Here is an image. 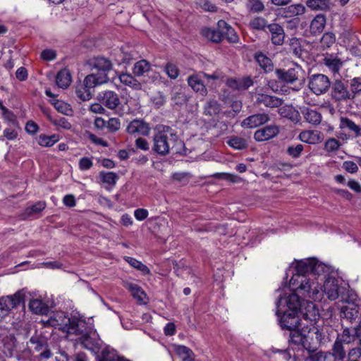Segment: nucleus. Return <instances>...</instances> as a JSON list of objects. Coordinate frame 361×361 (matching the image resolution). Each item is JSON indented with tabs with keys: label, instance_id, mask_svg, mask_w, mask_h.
I'll return each mask as SVG.
<instances>
[{
	"label": "nucleus",
	"instance_id": "1",
	"mask_svg": "<svg viewBox=\"0 0 361 361\" xmlns=\"http://www.w3.org/2000/svg\"><path fill=\"white\" fill-rule=\"evenodd\" d=\"M294 264L295 273L289 281V288L294 293L286 298L279 296V300L282 299L281 307L285 305L287 307L285 311L298 314L302 305L298 295L313 300H320L322 293L319 287V278H317L316 274L324 271L326 267L314 258L295 260L290 269Z\"/></svg>",
	"mask_w": 361,
	"mask_h": 361
},
{
	"label": "nucleus",
	"instance_id": "2",
	"mask_svg": "<svg viewBox=\"0 0 361 361\" xmlns=\"http://www.w3.org/2000/svg\"><path fill=\"white\" fill-rule=\"evenodd\" d=\"M49 322L51 326H57L67 333L68 336H78V342L83 348L95 354L99 351L102 341L93 325L78 315L68 317L64 312H57Z\"/></svg>",
	"mask_w": 361,
	"mask_h": 361
},
{
	"label": "nucleus",
	"instance_id": "3",
	"mask_svg": "<svg viewBox=\"0 0 361 361\" xmlns=\"http://www.w3.org/2000/svg\"><path fill=\"white\" fill-rule=\"evenodd\" d=\"M152 149L160 155H166L170 152L178 154L183 148V142L178 135L169 128L164 132H159L154 136Z\"/></svg>",
	"mask_w": 361,
	"mask_h": 361
},
{
	"label": "nucleus",
	"instance_id": "4",
	"mask_svg": "<svg viewBox=\"0 0 361 361\" xmlns=\"http://www.w3.org/2000/svg\"><path fill=\"white\" fill-rule=\"evenodd\" d=\"M108 81V75L105 73L90 74L85 78L82 83H79L76 86V95L82 101H88L92 98L93 89Z\"/></svg>",
	"mask_w": 361,
	"mask_h": 361
},
{
	"label": "nucleus",
	"instance_id": "5",
	"mask_svg": "<svg viewBox=\"0 0 361 361\" xmlns=\"http://www.w3.org/2000/svg\"><path fill=\"white\" fill-rule=\"evenodd\" d=\"M323 264L326 267L324 271H321L319 274H316V277L319 278L318 279L319 287L320 288L319 291L322 293L320 299L322 298L323 293H325L329 299L334 300L337 299L339 295L340 280L332 276L326 278L325 273L329 271V268L326 264Z\"/></svg>",
	"mask_w": 361,
	"mask_h": 361
},
{
	"label": "nucleus",
	"instance_id": "6",
	"mask_svg": "<svg viewBox=\"0 0 361 361\" xmlns=\"http://www.w3.org/2000/svg\"><path fill=\"white\" fill-rule=\"evenodd\" d=\"M21 307L25 309L24 294L18 291L13 295L0 298V322L8 316L13 309Z\"/></svg>",
	"mask_w": 361,
	"mask_h": 361
},
{
	"label": "nucleus",
	"instance_id": "7",
	"mask_svg": "<svg viewBox=\"0 0 361 361\" xmlns=\"http://www.w3.org/2000/svg\"><path fill=\"white\" fill-rule=\"evenodd\" d=\"M282 299L280 298L276 302V315L278 316L280 326L283 329L293 331L298 329L300 325V320L298 314L294 312H286L281 309Z\"/></svg>",
	"mask_w": 361,
	"mask_h": 361
},
{
	"label": "nucleus",
	"instance_id": "8",
	"mask_svg": "<svg viewBox=\"0 0 361 361\" xmlns=\"http://www.w3.org/2000/svg\"><path fill=\"white\" fill-rule=\"evenodd\" d=\"M330 85L329 78L324 74H313L309 78L308 87L316 95L326 93Z\"/></svg>",
	"mask_w": 361,
	"mask_h": 361
},
{
	"label": "nucleus",
	"instance_id": "9",
	"mask_svg": "<svg viewBox=\"0 0 361 361\" xmlns=\"http://www.w3.org/2000/svg\"><path fill=\"white\" fill-rule=\"evenodd\" d=\"M331 97L336 102L353 99V93H350L347 85L341 80H336L332 85Z\"/></svg>",
	"mask_w": 361,
	"mask_h": 361
},
{
	"label": "nucleus",
	"instance_id": "10",
	"mask_svg": "<svg viewBox=\"0 0 361 361\" xmlns=\"http://www.w3.org/2000/svg\"><path fill=\"white\" fill-rule=\"evenodd\" d=\"M301 69L299 66H295L287 70L276 69V75L277 78L283 82L287 83H293L298 79L299 73Z\"/></svg>",
	"mask_w": 361,
	"mask_h": 361
},
{
	"label": "nucleus",
	"instance_id": "11",
	"mask_svg": "<svg viewBox=\"0 0 361 361\" xmlns=\"http://www.w3.org/2000/svg\"><path fill=\"white\" fill-rule=\"evenodd\" d=\"M324 64L333 74H338L343 67L344 61L338 54H326L323 59Z\"/></svg>",
	"mask_w": 361,
	"mask_h": 361
},
{
	"label": "nucleus",
	"instance_id": "12",
	"mask_svg": "<svg viewBox=\"0 0 361 361\" xmlns=\"http://www.w3.org/2000/svg\"><path fill=\"white\" fill-rule=\"evenodd\" d=\"M269 121V116L267 114H256L245 118L242 121L241 126L243 128H253L265 124Z\"/></svg>",
	"mask_w": 361,
	"mask_h": 361
},
{
	"label": "nucleus",
	"instance_id": "13",
	"mask_svg": "<svg viewBox=\"0 0 361 361\" xmlns=\"http://www.w3.org/2000/svg\"><path fill=\"white\" fill-rule=\"evenodd\" d=\"M305 320L316 322L319 317V310L316 305L311 301L302 302L299 310Z\"/></svg>",
	"mask_w": 361,
	"mask_h": 361
},
{
	"label": "nucleus",
	"instance_id": "14",
	"mask_svg": "<svg viewBox=\"0 0 361 361\" xmlns=\"http://www.w3.org/2000/svg\"><path fill=\"white\" fill-rule=\"evenodd\" d=\"M279 132L277 126L271 125L257 130L254 134V138L257 142L267 141L276 136Z\"/></svg>",
	"mask_w": 361,
	"mask_h": 361
},
{
	"label": "nucleus",
	"instance_id": "15",
	"mask_svg": "<svg viewBox=\"0 0 361 361\" xmlns=\"http://www.w3.org/2000/svg\"><path fill=\"white\" fill-rule=\"evenodd\" d=\"M101 102L109 109H115L120 104L118 95L114 91H105L99 94Z\"/></svg>",
	"mask_w": 361,
	"mask_h": 361
},
{
	"label": "nucleus",
	"instance_id": "16",
	"mask_svg": "<svg viewBox=\"0 0 361 361\" xmlns=\"http://www.w3.org/2000/svg\"><path fill=\"white\" fill-rule=\"evenodd\" d=\"M339 128L342 130L348 131L349 133H352L355 137L361 135L360 126L347 117L341 116L340 118Z\"/></svg>",
	"mask_w": 361,
	"mask_h": 361
},
{
	"label": "nucleus",
	"instance_id": "17",
	"mask_svg": "<svg viewBox=\"0 0 361 361\" xmlns=\"http://www.w3.org/2000/svg\"><path fill=\"white\" fill-rule=\"evenodd\" d=\"M217 27L221 30V32H222V39L225 37L231 43H235L238 41V36L235 31L226 21L223 20H219Z\"/></svg>",
	"mask_w": 361,
	"mask_h": 361
},
{
	"label": "nucleus",
	"instance_id": "18",
	"mask_svg": "<svg viewBox=\"0 0 361 361\" xmlns=\"http://www.w3.org/2000/svg\"><path fill=\"white\" fill-rule=\"evenodd\" d=\"M150 128L141 120L135 119L132 121L127 127V132L130 134H140L142 135H149Z\"/></svg>",
	"mask_w": 361,
	"mask_h": 361
},
{
	"label": "nucleus",
	"instance_id": "19",
	"mask_svg": "<svg viewBox=\"0 0 361 361\" xmlns=\"http://www.w3.org/2000/svg\"><path fill=\"white\" fill-rule=\"evenodd\" d=\"M256 103L258 104H263L266 107L275 108L279 107L282 104L283 99L275 96H271L266 94H259L256 97Z\"/></svg>",
	"mask_w": 361,
	"mask_h": 361
},
{
	"label": "nucleus",
	"instance_id": "20",
	"mask_svg": "<svg viewBox=\"0 0 361 361\" xmlns=\"http://www.w3.org/2000/svg\"><path fill=\"white\" fill-rule=\"evenodd\" d=\"M188 83L189 86L197 93L202 97H205L207 94V90L203 83L200 75L197 74L190 75L188 78Z\"/></svg>",
	"mask_w": 361,
	"mask_h": 361
},
{
	"label": "nucleus",
	"instance_id": "21",
	"mask_svg": "<svg viewBox=\"0 0 361 361\" xmlns=\"http://www.w3.org/2000/svg\"><path fill=\"white\" fill-rule=\"evenodd\" d=\"M290 338L293 343L301 345L307 352L310 350L311 347L307 336L299 331L298 329L290 331Z\"/></svg>",
	"mask_w": 361,
	"mask_h": 361
},
{
	"label": "nucleus",
	"instance_id": "22",
	"mask_svg": "<svg viewBox=\"0 0 361 361\" xmlns=\"http://www.w3.org/2000/svg\"><path fill=\"white\" fill-rule=\"evenodd\" d=\"M326 23V17L322 14L317 15L310 22V32L312 35L322 33Z\"/></svg>",
	"mask_w": 361,
	"mask_h": 361
},
{
	"label": "nucleus",
	"instance_id": "23",
	"mask_svg": "<svg viewBox=\"0 0 361 361\" xmlns=\"http://www.w3.org/2000/svg\"><path fill=\"white\" fill-rule=\"evenodd\" d=\"M125 287L131 293L133 298L139 304L147 303V295L138 285L133 283H126Z\"/></svg>",
	"mask_w": 361,
	"mask_h": 361
},
{
	"label": "nucleus",
	"instance_id": "24",
	"mask_svg": "<svg viewBox=\"0 0 361 361\" xmlns=\"http://www.w3.org/2000/svg\"><path fill=\"white\" fill-rule=\"evenodd\" d=\"M301 113L305 121L312 125L317 126L322 120V114L315 109L304 107L301 109Z\"/></svg>",
	"mask_w": 361,
	"mask_h": 361
},
{
	"label": "nucleus",
	"instance_id": "25",
	"mask_svg": "<svg viewBox=\"0 0 361 361\" xmlns=\"http://www.w3.org/2000/svg\"><path fill=\"white\" fill-rule=\"evenodd\" d=\"M299 139L308 144H317L321 142L320 133L317 130H303L299 134Z\"/></svg>",
	"mask_w": 361,
	"mask_h": 361
},
{
	"label": "nucleus",
	"instance_id": "26",
	"mask_svg": "<svg viewBox=\"0 0 361 361\" xmlns=\"http://www.w3.org/2000/svg\"><path fill=\"white\" fill-rule=\"evenodd\" d=\"M271 34V41L274 44L280 45L283 42L285 34L283 29L278 24H271L268 26Z\"/></svg>",
	"mask_w": 361,
	"mask_h": 361
},
{
	"label": "nucleus",
	"instance_id": "27",
	"mask_svg": "<svg viewBox=\"0 0 361 361\" xmlns=\"http://www.w3.org/2000/svg\"><path fill=\"white\" fill-rule=\"evenodd\" d=\"M92 66L94 68L101 71L100 73H105L112 68V63L110 60L104 57H96L92 62Z\"/></svg>",
	"mask_w": 361,
	"mask_h": 361
},
{
	"label": "nucleus",
	"instance_id": "28",
	"mask_svg": "<svg viewBox=\"0 0 361 361\" xmlns=\"http://www.w3.org/2000/svg\"><path fill=\"white\" fill-rule=\"evenodd\" d=\"M60 137L59 135L53 134L51 135H47L45 134H40L35 137L37 143L41 147H50L59 142Z\"/></svg>",
	"mask_w": 361,
	"mask_h": 361
},
{
	"label": "nucleus",
	"instance_id": "29",
	"mask_svg": "<svg viewBox=\"0 0 361 361\" xmlns=\"http://www.w3.org/2000/svg\"><path fill=\"white\" fill-rule=\"evenodd\" d=\"M360 305L355 303L348 304V306L341 308V316L350 322L358 317Z\"/></svg>",
	"mask_w": 361,
	"mask_h": 361
},
{
	"label": "nucleus",
	"instance_id": "30",
	"mask_svg": "<svg viewBox=\"0 0 361 361\" xmlns=\"http://www.w3.org/2000/svg\"><path fill=\"white\" fill-rule=\"evenodd\" d=\"M306 5L312 11H329L331 8L330 0H307Z\"/></svg>",
	"mask_w": 361,
	"mask_h": 361
},
{
	"label": "nucleus",
	"instance_id": "31",
	"mask_svg": "<svg viewBox=\"0 0 361 361\" xmlns=\"http://www.w3.org/2000/svg\"><path fill=\"white\" fill-rule=\"evenodd\" d=\"M330 354L333 357L334 361L343 360L346 357V352L343 343H342L340 340L335 341Z\"/></svg>",
	"mask_w": 361,
	"mask_h": 361
},
{
	"label": "nucleus",
	"instance_id": "32",
	"mask_svg": "<svg viewBox=\"0 0 361 361\" xmlns=\"http://www.w3.org/2000/svg\"><path fill=\"white\" fill-rule=\"evenodd\" d=\"M307 353L308 355L305 361H334L333 357L328 352H314L313 350L310 349Z\"/></svg>",
	"mask_w": 361,
	"mask_h": 361
},
{
	"label": "nucleus",
	"instance_id": "33",
	"mask_svg": "<svg viewBox=\"0 0 361 361\" xmlns=\"http://www.w3.org/2000/svg\"><path fill=\"white\" fill-rule=\"evenodd\" d=\"M56 85L63 89L67 88L71 82V75L68 70H61L56 78Z\"/></svg>",
	"mask_w": 361,
	"mask_h": 361
},
{
	"label": "nucleus",
	"instance_id": "34",
	"mask_svg": "<svg viewBox=\"0 0 361 361\" xmlns=\"http://www.w3.org/2000/svg\"><path fill=\"white\" fill-rule=\"evenodd\" d=\"M201 34L208 40L215 43L220 42L222 40V32H221L219 28L216 30L214 28L204 27L202 30Z\"/></svg>",
	"mask_w": 361,
	"mask_h": 361
},
{
	"label": "nucleus",
	"instance_id": "35",
	"mask_svg": "<svg viewBox=\"0 0 361 361\" xmlns=\"http://www.w3.org/2000/svg\"><path fill=\"white\" fill-rule=\"evenodd\" d=\"M30 310L37 314H45L48 312V306L39 299H33L29 303Z\"/></svg>",
	"mask_w": 361,
	"mask_h": 361
},
{
	"label": "nucleus",
	"instance_id": "36",
	"mask_svg": "<svg viewBox=\"0 0 361 361\" xmlns=\"http://www.w3.org/2000/svg\"><path fill=\"white\" fill-rule=\"evenodd\" d=\"M121 82L125 85L129 86L134 90H140L141 83L139 82L132 75L128 73H122L119 75Z\"/></svg>",
	"mask_w": 361,
	"mask_h": 361
},
{
	"label": "nucleus",
	"instance_id": "37",
	"mask_svg": "<svg viewBox=\"0 0 361 361\" xmlns=\"http://www.w3.org/2000/svg\"><path fill=\"white\" fill-rule=\"evenodd\" d=\"M226 143L233 149L242 150L247 147V140L241 137L232 136L229 137Z\"/></svg>",
	"mask_w": 361,
	"mask_h": 361
},
{
	"label": "nucleus",
	"instance_id": "38",
	"mask_svg": "<svg viewBox=\"0 0 361 361\" xmlns=\"http://www.w3.org/2000/svg\"><path fill=\"white\" fill-rule=\"evenodd\" d=\"M360 327L357 326L354 328L353 330H350L348 328L344 329L342 334L337 337L336 340H340L342 343H350L354 341L355 338H357V335H355V329H360Z\"/></svg>",
	"mask_w": 361,
	"mask_h": 361
},
{
	"label": "nucleus",
	"instance_id": "39",
	"mask_svg": "<svg viewBox=\"0 0 361 361\" xmlns=\"http://www.w3.org/2000/svg\"><path fill=\"white\" fill-rule=\"evenodd\" d=\"M46 207V203L44 202H37L33 205L25 209L23 218H28L35 214L40 213Z\"/></svg>",
	"mask_w": 361,
	"mask_h": 361
},
{
	"label": "nucleus",
	"instance_id": "40",
	"mask_svg": "<svg viewBox=\"0 0 361 361\" xmlns=\"http://www.w3.org/2000/svg\"><path fill=\"white\" fill-rule=\"evenodd\" d=\"M175 351L183 361H192L193 359L192 351L185 345L176 346Z\"/></svg>",
	"mask_w": 361,
	"mask_h": 361
},
{
	"label": "nucleus",
	"instance_id": "41",
	"mask_svg": "<svg viewBox=\"0 0 361 361\" xmlns=\"http://www.w3.org/2000/svg\"><path fill=\"white\" fill-rule=\"evenodd\" d=\"M255 59L257 63L266 72L271 71L273 68L271 61L266 55L262 53H257L255 54Z\"/></svg>",
	"mask_w": 361,
	"mask_h": 361
},
{
	"label": "nucleus",
	"instance_id": "42",
	"mask_svg": "<svg viewBox=\"0 0 361 361\" xmlns=\"http://www.w3.org/2000/svg\"><path fill=\"white\" fill-rule=\"evenodd\" d=\"M150 69V64L146 60H140L136 62L134 65L133 72L137 76L143 75L145 73L148 72Z\"/></svg>",
	"mask_w": 361,
	"mask_h": 361
},
{
	"label": "nucleus",
	"instance_id": "43",
	"mask_svg": "<svg viewBox=\"0 0 361 361\" xmlns=\"http://www.w3.org/2000/svg\"><path fill=\"white\" fill-rule=\"evenodd\" d=\"M125 259L130 266L140 271L144 275L150 274L149 269L140 261L130 257H126Z\"/></svg>",
	"mask_w": 361,
	"mask_h": 361
},
{
	"label": "nucleus",
	"instance_id": "44",
	"mask_svg": "<svg viewBox=\"0 0 361 361\" xmlns=\"http://www.w3.org/2000/svg\"><path fill=\"white\" fill-rule=\"evenodd\" d=\"M220 111V106L217 101L215 99H210L207 102L204 107V114L207 115L212 116L216 115Z\"/></svg>",
	"mask_w": 361,
	"mask_h": 361
},
{
	"label": "nucleus",
	"instance_id": "45",
	"mask_svg": "<svg viewBox=\"0 0 361 361\" xmlns=\"http://www.w3.org/2000/svg\"><path fill=\"white\" fill-rule=\"evenodd\" d=\"M99 178L101 180L106 184L114 185L116 184V180L118 179V176L114 172H105L101 171L99 172Z\"/></svg>",
	"mask_w": 361,
	"mask_h": 361
},
{
	"label": "nucleus",
	"instance_id": "46",
	"mask_svg": "<svg viewBox=\"0 0 361 361\" xmlns=\"http://www.w3.org/2000/svg\"><path fill=\"white\" fill-rule=\"evenodd\" d=\"M350 93H353V99L361 94V78L355 77L350 80Z\"/></svg>",
	"mask_w": 361,
	"mask_h": 361
},
{
	"label": "nucleus",
	"instance_id": "47",
	"mask_svg": "<svg viewBox=\"0 0 361 361\" xmlns=\"http://www.w3.org/2000/svg\"><path fill=\"white\" fill-rule=\"evenodd\" d=\"M55 109L60 113L69 116L72 114L73 110L70 104L63 101L56 100L54 103Z\"/></svg>",
	"mask_w": 361,
	"mask_h": 361
},
{
	"label": "nucleus",
	"instance_id": "48",
	"mask_svg": "<svg viewBox=\"0 0 361 361\" xmlns=\"http://www.w3.org/2000/svg\"><path fill=\"white\" fill-rule=\"evenodd\" d=\"M49 120L56 126L62 128L66 130L71 128L72 126L71 123L66 118L61 117L59 118H54L50 116H48Z\"/></svg>",
	"mask_w": 361,
	"mask_h": 361
},
{
	"label": "nucleus",
	"instance_id": "49",
	"mask_svg": "<svg viewBox=\"0 0 361 361\" xmlns=\"http://www.w3.org/2000/svg\"><path fill=\"white\" fill-rule=\"evenodd\" d=\"M4 346L6 350L5 353L11 354L16 347V338L13 335H9L3 339Z\"/></svg>",
	"mask_w": 361,
	"mask_h": 361
},
{
	"label": "nucleus",
	"instance_id": "50",
	"mask_svg": "<svg viewBox=\"0 0 361 361\" xmlns=\"http://www.w3.org/2000/svg\"><path fill=\"white\" fill-rule=\"evenodd\" d=\"M336 42V36L333 32H325L322 39L321 43L322 46L326 47H331Z\"/></svg>",
	"mask_w": 361,
	"mask_h": 361
},
{
	"label": "nucleus",
	"instance_id": "51",
	"mask_svg": "<svg viewBox=\"0 0 361 361\" xmlns=\"http://www.w3.org/2000/svg\"><path fill=\"white\" fill-rule=\"evenodd\" d=\"M164 71L171 79H176L179 75L178 67L171 63H168L166 65Z\"/></svg>",
	"mask_w": 361,
	"mask_h": 361
},
{
	"label": "nucleus",
	"instance_id": "52",
	"mask_svg": "<svg viewBox=\"0 0 361 361\" xmlns=\"http://www.w3.org/2000/svg\"><path fill=\"white\" fill-rule=\"evenodd\" d=\"M304 147L301 144H298L295 146H289L287 148V154L293 158H298L302 152L303 151Z\"/></svg>",
	"mask_w": 361,
	"mask_h": 361
},
{
	"label": "nucleus",
	"instance_id": "53",
	"mask_svg": "<svg viewBox=\"0 0 361 361\" xmlns=\"http://www.w3.org/2000/svg\"><path fill=\"white\" fill-rule=\"evenodd\" d=\"M214 176L228 180L232 183H240L242 180L240 177L233 173H217L215 175H214Z\"/></svg>",
	"mask_w": 361,
	"mask_h": 361
},
{
	"label": "nucleus",
	"instance_id": "54",
	"mask_svg": "<svg viewBox=\"0 0 361 361\" xmlns=\"http://www.w3.org/2000/svg\"><path fill=\"white\" fill-rule=\"evenodd\" d=\"M347 361H361V348L355 347L351 348L348 351Z\"/></svg>",
	"mask_w": 361,
	"mask_h": 361
},
{
	"label": "nucleus",
	"instance_id": "55",
	"mask_svg": "<svg viewBox=\"0 0 361 361\" xmlns=\"http://www.w3.org/2000/svg\"><path fill=\"white\" fill-rule=\"evenodd\" d=\"M341 144L338 140L335 138H329L325 142V149L327 152H334L338 149Z\"/></svg>",
	"mask_w": 361,
	"mask_h": 361
},
{
	"label": "nucleus",
	"instance_id": "56",
	"mask_svg": "<svg viewBox=\"0 0 361 361\" xmlns=\"http://www.w3.org/2000/svg\"><path fill=\"white\" fill-rule=\"evenodd\" d=\"M93 166L92 157H82L78 162V167L80 171H87Z\"/></svg>",
	"mask_w": 361,
	"mask_h": 361
},
{
	"label": "nucleus",
	"instance_id": "57",
	"mask_svg": "<svg viewBox=\"0 0 361 361\" xmlns=\"http://www.w3.org/2000/svg\"><path fill=\"white\" fill-rule=\"evenodd\" d=\"M247 7L254 12H259L264 9V5L260 0H247Z\"/></svg>",
	"mask_w": 361,
	"mask_h": 361
},
{
	"label": "nucleus",
	"instance_id": "58",
	"mask_svg": "<svg viewBox=\"0 0 361 361\" xmlns=\"http://www.w3.org/2000/svg\"><path fill=\"white\" fill-rule=\"evenodd\" d=\"M288 12L293 16L302 15L305 12V7L302 4L290 5L288 8Z\"/></svg>",
	"mask_w": 361,
	"mask_h": 361
},
{
	"label": "nucleus",
	"instance_id": "59",
	"mask_svg": "<svg viewBox=\"0 0 361 361\" xmlns=\"http://www.w3.org/2000/svg\"><path fill=\"white\" fill-rule=\"evenodd\" d=\"M250 25L253 29L263 30L266 27L267 23L264 18L257 17L252 20Z\"/></svg>",
	"mask_w": 361,
	"mask_h": 361
},
{
	"label": "nucleus",
	"instance_id": "60",
	"mask_svg": "<svg viewBox=\"0 0 361 361\" xmlns=\"http://www.w3.org/2000/svg\"><path fill=\"white\" fill-rule=\"evenodd\" d=\"M197 3L205 11L215 12L216 11V6L208 0H197Z\"/></svg>",
	"mask_w": 361,
	"mask_h": 361
},
{
	"label": "nucleus",
	"instance_id": "61",
	"mask_svg": "<svg viewBox=\"0 0 361 361\" xmlns=\"http://www.w3.org/2000/svg\"><path fill=\"white\" fill-rule=\"evenodd\" d=\"M121 126L119 119L116 118H109L106 123V127L111 132L117 131Z\"/></svg>",
	"mask_w": 361,
	"mask_h": 361
},
{
	"label": "nucleus",
	"instance_id": "62",
	"mask_svg": "<svg viewBox=\"0 0 361 361\" xmlns=\"http://www.w3.org/2000/svg\"><path fill=\"white\" fill-rule=\"evenodd\" d=\"M343 168L350 173H355L358 171L357 164L351 161H345L343 164Z\"/></svg>",
	"mask_w": 361,
	"mask_h": 361
},
{
	"label": "nucleus",
	"instance_id": "63",
	"mask_svg": "<svg viewBox=\"0 0 361 361\" xmlns=\"http://www.w3.org/2000/svg\"><path fill=\"white\" fill-rule=\"evenodd\" d=\"M152 101L153 104L157 107L159 108L165 104L166 98L162 93L158 92L153 96V97L152 98Z\"/></svg>",
	"mask_w": 361,
	"mask_h": 361
},
{
	"label": "nucleus",
	"instance_id": "64",
	"mask_svg": "<svg viewBox=\"0 0 361 361\" xmlns=\"http://www.w3.org/2000/svg\"><path fill=\"white\" fill-rule=\"evenodd\" d=\"M134 53L132 51L121 50V62L124 63H130L134 59Z\"/></svg>",
	"mask_w": 361,
	"mask_h": 361
}]
</instances>
